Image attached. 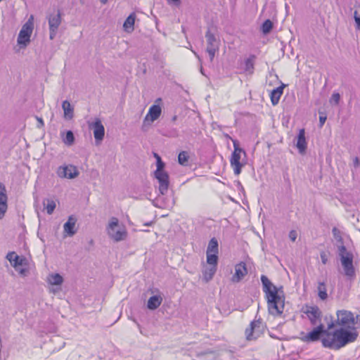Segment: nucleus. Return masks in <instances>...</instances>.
<instances>
[{
	"mask_svg": "<svg viewBox=\"0 0 360 360\" xmlns=\"http://www.w3.org/2000/svg\"><path fill=\"white\" fill-rule=\"evenodd\" d=\"M304 312L307 316L311 325L318 326L321 323L322 312L317 306H306Z\"/></svg>",
	"mask_w": 360,
	"mask_h": 360,
	"instance_id": "obj_11",
	"label": "nucleus"
},
{
	"mask_svg": "<svg viewBox=\"0 0 360 360\" xmlns=\"http://www.w3.org/2000/svg\"><path fill=\"white\" fill-rule=\"evenodd\" d=\"M338 324L342 328H352L355 326V318L353 314L347 310L337 311Z\"/></svg>",
	"mask_w": 360,
	"mask_h": 360,
	"instance_id": "obj_10",
	"label": "nucleus"
},
{
	"mask_svg": "<svg viewBox=\"0 0 360 360\" xmlns=\"http://www.w3.org/2000/svg\"><path fill=\"white\" fill-rule=\"evenodd\" d=\"M176 116H174V117H173V120H176Z\"/></svg>",
	"mask_w": 360,
	"mask_h": 360,
	"instance_id": "obj_54",
	"label": "nucleus"
},
{
	"mask_svg": "<svg viewBox=\"0 0 360 360\" xmlns=\"http://www.w3.org/2000/svg\"><path fill=\"white\" fill-rule=\"evenodd\" d=\"M189 155L186 151H181L178 155V162L181 165H188Z\"/></svg>",
	"mask_w": 360,
	"mask_h": 360,
	"instance_id": "obj_31",
	"label": "nucleus"
},
{
	"mask_svg": "<svg viewBox=\"0 0 360 360\" xmlns=\"http://www.w3.org/2000/svg\"><path fill=\"white\" fill-rule=\"evenodd\" d=\"M48 281L51 285H60L63 281V277L58 274L49 275Z\"/></svg>",
	"mask_w": 360,
	"mask_h": 360,
	"instance_id": "obj_30",
	"label": "nucleus"
},
{
	"mask_svg": "<svg viewBox=\"0 0 360 360\" xmlns=\"http://www.w3.org/2000/svg\"><path fill=\"white\" fill-rule=\"evenodd\" d=\"M136 15L134 13H131L125 20L123 24V28L127 32H131L134 30Z\"/></svg>",
	"mask_w": 360,
	"mask_h": 360,
	"instance_id": "obj_23",
	"label": "nucleus"
},
{
	"mask_svg": "<svg viewBox=\"0 0 360 360\" xmlns=\"http://www.w3.org/2000/svg\"><path fill=\"white\" fill-rule=\"evenodd\" d=\"M192 51L194 53V55L199 58V56L198 55V53L195 51H194L193 50H192Z\"/></svg>",
	"mask_w": 360,
	"mask_h": 360,
	"instance_id": "obj_50",
	"label": "nucleus"
},
{
	"mask_svg": "<svg viewBox=\"0 0 360 360\" xmlns=\"http://www.w3.org/2000/svg\"><path fill=\"white\" fill-rule=\"evenodd\" d=\"M161 301H162V298L160 297V296L159 295V302H158V304L160 305L161 304Z\"/></svg>",
	"mask_w": 360,
	"mask_h": 360,
	"instance_id": "obj_51",
	"label": "nucleus"
},
{
	"mask_svg": "<svg viewBox=\"0 0 360 360\" xmlns=\"http://www.w3.org/2000/svg\"><path fill=\"white\" fill-rule=\"evenodd\" d=\"M62 107L64 111V117L66 119H72L73 117L74 110L70 102L68 101H63Z\"/></svg>",
	"mask_w": 360,
	"mask_h": 360,
	"instance_id": "obj_24",
	"label": "nucleus"
},
{
	"mask_svg": "<svg viewBox=\"0 0 360 360\" xmlns=\"http://www.w3.org/2000/svg\"><path fill=\"white\" fill-rule=\"evenodd\" d=\"M57 174L60 178L72 179L78 175L77 169L72 165L58 167Z\"/></svg>",
	"mask_w": 360,
	"mask_h": 360,
	"instance_id": "obj_15",
	"label": "nucleus"
},
{
	"mask_svg": "<svg viewBox=\"0 0 360 360\" xmlns=\"http://www.w3.org/2000/svg\"><path fill=\"white\" fill-rule=\"evenodd\" d=\"M206 252L219 253L218 241L215 238H212L210 240Z\"/></svg>",
	"mask_w": 360,
	"mask_h": 360,
	"instance_id": "obj_27",
	"label": "nucleus"
},
{
	"mask_svg": "<svg viewBox=\"0 0 360 360\" xmlns=\"http://www.w3.org/2000/svg\"><path fill=\"white\" fill-rule=\"evenodd\" d=\"M89 127L93 129L96 141H102L105 135V129L101 121L96 119L94 123L89 124Z\"/></svg>",
	"mask_w": 360,
	"mask_h": 360,
	"instance_id": "obj_16",
	"label": "nucleus"
},
{
	"mask_svg": "<svg viewBox=\"0 0 360 360\" xmlns=\"http://www.w3.org/2000/svg\"><path fill=\"white\" fill-rule=\"evenodd\" d=\"M101 1L103 4H105V3L108 1V0H101Z\"/></svg>",
	"mask_w": 360,
	"mask_h": 360,
	"instance_id": "obj_52",
	"label": "nucleus"
},
{
	"mask_svg": "<svg viewBox=\"0 0 360 360\" xmlns=\"http://www.w3.org/2000/svg\"><path fill=\"white\" fill-rule=\"evenodd\" d=\"M161 101V99L159 98V103ZM158 113H159V116L161 114V108L159 106V111H158Z\"/></svg>",
	"mask_w": 360,
	"mask_h": 360,
	"instance_id": "obj_47",
	"label": "nucleus"
},
{
	"mask_svg": "<svg viewBox=\"0 0 360 360\" xmlns=\"http://www.w3.org/2000/svg\"><path fill=\"white\" fill-rule=\"evenodd\" d=\"M39 123H41L42 125L44 124V122L41 118L38 119Z\"/></svg>",
	"mask_w": 360,
	"mask_h": 360,
	"instance_id": "obj_49",
	"label": "nucleus"
},
{
	"mask_svg": "<svg viewBox=\"0 0 360 360\" xmlns=\"http://www.w3.org/2000/svg\"><path fill=\"white\" fill-rule=\"evenodd\" d=\"M296 146L300 153L305 152L307 148V142L305 139V131L304 129H301L299 131V134L297 137Z\"/></svg>",
	"mask_w": 360,
	"mask_h": 360,
	"instance_id": "obj_21",
	"label": "nucleus"
},
{
	"mask_svg": "<svg viewBox=\"0 0 360 360\" xmlns=\"http://www.w3.org/2000/svg\"><path fill=\"white\" fill-rule=\"evenodd\" d=\"M206 39V52L209 54L210 60L212 62L217 52L219 51L220 47L219 38L208 30L205 33Z\"/></svg>",
	"mask_w": 360,
	"mask_h": 360,
	"instance_id": "obj_6",
	"label": "nucleus"
},
{
	"mask_svg": "<svg viewBox=\"0 0 360 360\" xmlns=\"http://www.w3.org/2000/svg\"><path fill=\"white\" fill-rule=\"evenodd\" d=\"M327 333H330V332L325 329L323 324L320 323L311 332L304 335L302 340L304 342H315L319 340L322 335L327 336Z\"/></svg>",
	"mask_w": 360,
	"mask_h": 360,
	"instance_id": "obj_12",
	"label": "nucleus"
},
{
	"mask_svg": "<svg viewBox=\"0 0 360 360\" xmlns=\"http://www.w3.org/2000/svg\"><path fill=\"white\" fill-rule=\"evenodd\" d=\"M157 303H158V296L154 295L148 300L147 307L150 309H155L158 307Z\"/></svg>",
	"mask_w": 360,
	"mask_h": 360,
	"instance_id": "obj_36",
	"label": "nucleus"
},
{
	"mask_svg": "<svg viewBox=\"0 0 360 360\" xmlns=\"http://www.w3.org/2000/svg\"><path fill=\"white\" fill-rule=\"evenodd\" d=\"M247 274L246 264L244 262H240L235 267V274L232 277V281L236 283L239 282Z\"/></svg>",
	"mask_w": 360,
	"mask_h": 360,
	"instance_id": "obj_19",
	"label": "nucleus"
},
{
	"mask_svg": "<svg viewBox=\"0 0 360 360\" xmlns=\"http://www.w3.org/2000/svg\"><path fill=\"white\" fill-rule=\"evenodd\" d=\"M261 281L269 313L274 316L281 315L285 306V295L283 287L278 288L274 285L265 275H262Z\"/></svg>",
	"mask_w": 360,
	"mask_h": 360,
	"instance_id": "obj_1",
	"label": "nucleus"
},
{
	"mask_svg": "<svg viewBox=\"0 0 360 360\" xmlns=\"http://www.w3.org/2000/svg\"><path fill=\"white\" fill-rule=\"evenodd\" d=\"M153 176L155 178L158 179V168L153 172Z\"/></svg>",
	"mask_w": 360,
	"mask_h": 360,
	"instance_id": "obj_45",
	"label": "nucleus"
},
{
	"mask_svg": "<svg viewBox=\"0 0 360 360\" xmlns=\"http://www.w3.org/2000/svg\"><path fill=\"white\" fill-rule=\"evenodd\" d=\"M165 163L159 157L158 160V181H159V192L162 195H165L169 188V177L168 174L164 170Z\"/></svg>",
	"mask_w": 360,
	"mask_h": 360,
	"instance_id": "obj_8",
	"label": "nucleus"
},
{
	"mask_svg": "<svg viewBox=\"0 0 360 360\" xmlns=\"http://www.w3.org/2000/svg\"><path fill=\"white\" fill-rule=\"evenodd\" d=\"M166 216H167V214H161V217H166Z\"/></svg>",
	"mask_w": 360,
	"mask_h": 360,
	"instance_id": "obj_53",
	"label": "nucleus"
},
{
	"mask_svg": "<svg viewBox=\"0 0 360 360\" xmlns=\"http://www.w3.org/2000/svg\"><path fill=\"white\" fill-rule=\"evenodd\" d=\"M360 322V316L357 315L355 318V324Z\"/></svg>",
	"mask_w": 360,
	"mask_h": 360,
	"instance_id": "obj_44",
	"label": "nucleus"
},
{
	"mask_svg": "<svg viewBox=\"0 0 360 360\" xmlns=\"http://www.w3.org/2000/svg\"><path fill=\"white\" fill-rule=\"evenodd\" d=\"M340 98V96L338 93H333L330 98V102H334L335 104H338L339 103Z\"/></svg>",
	"mask_w": 360,
	"mask_h": 360,
	"instance_id": "obj_37",
	"label": "nucleus"
},
{
	"mask_svg": "<svg viewBox=\"0 0 360 360\" xmlns=\"http://www.w3.org/2000/svg\"><path fill=\"white\" fill-rule=\"evenodd\" d=\"M61 22V15L58 11L56 14L51 15L49 17V25L50 29V38L53 39L56 34V31Z\"/></svg>",
	"mask_w": 360,
	"mask_h": 360,
	"instance_id": "obj_14",
	"label": "nucleus"
},
{
	"mask_svg": "<svg viewBox=\"0 0 360 360\" xmlns=\"http://www.w3.org/2000/svg\"><path fill=\"white\" fill-rule=\"evenodd\" d=\"M321 262L323 264H326L328 262V255L325 252H321L320 254Z\"/></svg>",
	"mask_w": 360,
	"mask_h": 360,
	"instance_id": "obj_39",
	"label": "nucleus"
},
{
	"mask_svg": "<svg viewBox=\"0 0 360 360\" xmlns=\"http://www.w3.org/2000/svg\"><path fill=\"white\" fill-rule=\"evenodd\" d=\"M6 258L15 269L19 270L20 274H25V269H19V267L20 266H24L27 265V259L25 257H20L15 252H11L8 253Z\"/></svg>",
	"mask_w": 360,
	"mask_h": 360,
	"instance_id": "obj_13",
	"label": "nucleus"
},
{
	"mask_svg": "<svg viewBox=\"0 0 360 360\" xmlns=\"http://www.w3.org/2000/svg\"><path fill=\"white\" fill-rule=\"evenodd\" d=\"M335 240L338 256L339 257L343 274L348 280L352 281L356 278V270L354 265V254L348 250L343 244L340 231L334 227L332 230Z\"/></svg>",
	"mask_w": 360,
	"mask_h": 360,
	"instance_id": "obj_2",
	"label": "nucleus"
},
{
	"mask_svg": "<svg viewBox=\"0 0 360 360\" xmlns=\"http://www.w3.org/2000/svg\"><path fill=\"white\" fill-rule=\"evenodd\" d=\"M255 56L251 55L248 58L245 60L244 70L249 74H252L254 71Z\"/></svg>",
	"mask_w": 360,
	"mask_h": 360,
	"instance_id": "obj_25",
	"label": "nucleus"
},
{
	"mask_svg": "<svg viewBox=\"0 0 360 360\" xmlns=\"http://www.w3.org/2000/svg\"><path fill=\"white\" fill-rule=\"evenodd\" d=\"M318 295L321 300H326L328 297L326 286L323 282L319 283Z\"/></svg>",
	"mask_w": 360,
	"mask_h": 360,
	"instance_id": "obj_29",
	"label": "nucleus"
},
{
	"mask_svg": "<svg viewBox=\"0 0 360 360\" xmlns=\"http://www.w3.org/2000/svg\"><path fill=\"white\" fill-rule=\"evenodd\" d=\"M334 327V323L333 322H331L330 323H329L328 325V329L330 330L331 328H333Z\"/></svg>",
	"mask_w": 360,
	"mask_h": 360,
	"instance_id": "obj_43",
	"label": "nucleus"
},
{
	"mask_svg": "<svg viewBox=\"0 0 360 360\" xmlns=\"http://www.w3.org/2000/svg\"><path fill=\"white\" fill-rule=\"evenodd\" d=\"M8 196L6 187L4 184L0 183V219H2L8 209Z\"/></svg>",
	"mask_w": 360,
	"mask_h": 360,
	"instance_id": "obj_17",
	"label": "nucleus"
},
{
	"mask_svg": "<svg viewBox=\"0 0 360 360\" xmlns=\"http://www.w3.org/2000/svg\"><path fill=\"white\" fill-rule=\"evenodd\" d=\"M33 29V17L31 16L28 20L22 25L18 37V44L21 48H25L29 44Z\"/></svg>",
	"mask_w": 360,
	"mask_h": 360,
	"instance_id": "obj_5",
	"label": "nucleus"
},
{
	"mask_svg": "<svg viewBox=\"0 0 360 360\" xmlns=\"http://www.w3.org/2000/svg\"><path fill=\"white\" fill-rule=\"evenodd\" d=\"M289 238L292 241H295L297 238V232L295 231H291L289 233Z\"/></svg>",
	"mask_w": 360,
	"mask_h": 360,
	"instance_id": "obj_41",
	"label": "nucleus"
},
{
	"mask_svg": "<svg viewBox=\"0 0 360 360\" xmlns=\"http://www.w3.org/2000/svg\"><path fill=\"white\" fill-rule=\"evenodd\" d=\"M156 119H158V105L154 104L150 107L148 114L144 119L143 127L146 128Z\"/></svg>",
	"mask_w": 360,
	"mask_h": 360,
	"instance_id": "obj_20",
	"label": "nucleus"
},
{
	"mask_svg": "<svg viewBox=\"0 0 360 360\" xmlns=\"http://www.w3.org/2000/svg\"><path fill=\"white\" fill-rule=\"evenodd\" d=\"M358 337V332L355 327L352 328H340L333 333H327V336L322 338L323 347L339 349L346 345L354 342Z\"/></svg>",
	"mask_w": 360,
	"mask_h": 360,
	"instance_id": "obj_3",
	"label": "nucleus"
},
{
	"mask_svg": "<svg viewBox=\"0 0 360 360\" xmlns=\"http://www.w3.org/2000/svg\"><path fill=\"white\" fill-rule=\"evenodd\" d=\"M75 141V136L72 131H68L65 137L63 139V142L68 146H71Z\"/></svg>",
	"mask_w": 360,
	"mask_h": 360,
	"instance_id": "obj_33",
	"label": "nucleus"
},
{
	"mask_svg": "<svg viewBox=\"0 0 360 360\" xmlns=\"http://www.w3.org/2000/svg\"><path fill=\"white\" fill-rule=\"evenodd\" d=\"M118 219L112 217L107 226V233L110 238L116 242L123 240L127 236V230L124 227L117 229L118 226Z\"/></svg>",
	"mask_w": 360,
	"mask_h": 360,
	"instance_id": "obj_4",
	"label": "nucleus"
},
{
	"mask_svg": "<svg viewBox=\"0 0 360 360\" xmlns=\"http://www.w3.org/2000/svg\"><path fill=\"white\" fill-rule=\"evenodd\" d=\"M354 17L356 24V28L360 30V15L358 14L357 11H354Z\"/></svg>",
	"mask_w": 360,
	"mask_h": 360,
	"instance_id": "obj_38",
	"label": "nucleus"
},
{
	"mask_svg": "<svg viewBox=\"0 0 360 360\" xmlns=\"http://www.w3.org/2000/svg\"><path fill=\"white\" fill-rule=\"evenodd\" d=\"M153 155H154V157L157 159V160H156V165H158V153H155V152H154V153H153Z\"/></svg>",
	"mask_w": 360,
	"mask_h": 360,
	"instance_id": "obj_46",
	"label": "nucleus"
},
{
	"mask_svg": "<svg viewBox=\"0 0 360 360\" xmlns=\"http://www.w3.org/2000/svg\"><path fill=\"white\" fill-rule=\"evenodd\" d=\"M234 150L232 153L230 160L231 165L233 169L234 174L238 175L241 172V168L243 165L240 162L241 154L246 155L245 151L240 148L238 141L236 140L233 141Z\"/></svg>",
	"mask_w": 360,
	"mask_h": 360,
	"instance_id": "obj_7",
	"label": "nucleus"
},
{
	"mask_svg": "<svg viewBox=\"0 0 360 360\" xmlns=\"http://www.w3.org/2000/svg\"><path fill=\"white\" fill-rule=\"evenodd\" d=\"M353 165H354V167L357 169H360V160L359 159L356 157L354 160H353Z\"/></svg>",
	"mask_w": 360,
	"mask_h": 360,
	"instance_id": "obj_42",
	"label": "nucleus"
},
{
	"mask_svg": "<svg viewBox=\"0 0 360 360\" xmlns=\"http://www.w3.org/2000/svg\"><path fill=\"white\" fill-rule=\"evenodd\" d=\"M207 262L211 266H217L218 262V253L206 252Z\"/></svg>",
	"mask_w": 360,
	"mask_h": 360,
	"instance_id": "obj_32",
	"label": "nucleus"
},
{
	"mask_svg": "<svg viewBox=\"0 0 360 360\" xmlns=\"http://www.w3.org/2000/svg\"><path fill=\"white\" fill-rule=\"evenodd\" d=\"M56 207V204L54 200H47V203L46 205L45 208L49 214H51L53 212Z\"/></svg>",
	"mask_w": 360,
	"mask_h": 360,
	"instance_id": "obj_35",
	"label": "nucleus"
},
{
	"mask_svg": "<svg viewBox=\"0 0 360 360\" xmlns=\"http://www.w3.org/2000/svg\"><path fill=\"white\" fill-rule=\"evenodd\" d=\"M77 219L74 216H70L67 222L63 226L65 236H72L77 232L75 225Z\"/></svg>",
	"mask_w": 360,
	"mask_h": 360,
	"instance_id": "obj_18",
	"label": "nucleus"
},
{
	"mask_svg": "<svg viewBox=\"0 0 360 360\" xmlns=\"http://www.w3.org/2000/svg\"><path fill=\"white\" fill-rule=\"evenodd\" d=\"M326 119H327V117L323 113L320 114V115H319L320 127H322L325 124Z\"/></svg>",
	"mask_w": 360,
	"mask_h": 360,
	"instance_id": "obj_40",
	"label": "nucleus"
},
{
	"mask_svg": "<svg viewBox=\"0 0 360 360\" xmlns=\"http://www.w3.org/2000/svg\"><path fill=\"white\" fill-rule=\"evenodd\" d=\"M217 271V266H211L210 267H206L202 274H203V278L205 280L206 282L210 281L212 277L214 276L215 272Z\"/></svg>",
	"mask_w": 360,
	"mask_h": 360,
	"instance_id": "obj_26",
	"label": "nucleus"
},
{
	"mask_svg": "<svg viewBox=\"0 0 360 360\" xmlns=\"http://www.w3.org/2000/svg\"><path fill=\"white\" fill-rule=\"evenodd\" d=\"M273 27V23L270 20H266L262 25V31L264 34L269 33Z\"/></svg>",
	"mask_w": 360,
	"mask_h": 360,
	"instance_id": "obj_34",
	"label": "nucleus"
},
{
	"mask_svg": "<svg viewBox=\"0 0 360 360\" xmlns=\"http://www.w3.org/2000/svg\"><path fill=\"white\" fill-rule=\"evenodd\" d=\"M174 4H179L180 2V0H171Z\"/></svg>",
	"mask_w": 360,
	"mask_h": 360,
	"instance_id": "obj_48",
	"label": "nucleus"
},
{
	"mask_svg": "<svg viewBox=\"0 0 360 360\" xmlns=\"http://www.w3.org/2000/svg\"><path fill=\"white\" fill-rule=\"evenodd\" d=\"M265 330V326L260 320H255L250 324V327L245 330V336L248 340H255Z\"/></svg>",
	"mask_w": 360,
	"mask_h": 360,
	"instance_id": "obj_9",
	"label": "nucleus"
},
{
	"mask_svg": "<svg viewBox=\"0 0 360 360\" xmlns=\"http://www.w3.org/2000/svg\"><path fill=\"white\" fill-rule=\"evenodd\" d=\"M285 84H282L281 86L273 89L270 94L271 101L274 105H276L278 103L281 96L283 93V89L285 87Z\"/></svg>",
	"mask_w": 360,
	"mask_h": 360,
	"instance_id": "obj_22",
	"label": "nucleus"
},
{
	"mask_svg": "<svg viewBox=\"0 0 360 360\" xmlns=\"http://www.w3.org/2000/svg\"><path fill=\"white\" fill-rule=\"evenodd\" d=\"M160 196L159 195V201L160 200ZM161 200L162 201V204L161 205H159V208H171L172 207L174 202L172 196L162 197Z\"/></svg>",
	"mask_w": 360,
	"mask_h": 360,
	"instance_id": "obj_28",
	"label": "nucleus"
}]
</instances>
